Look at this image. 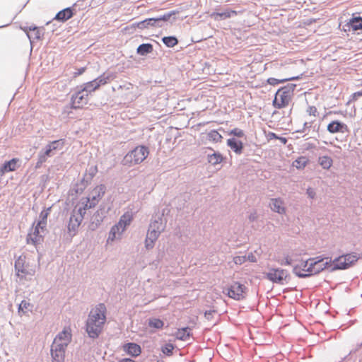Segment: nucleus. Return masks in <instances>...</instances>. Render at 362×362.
<instances>
[{
	"instance_id": "45",
	"label": "nucleus",
	"mask_w": 362,
	"mask_h": 362,
	"mask_svg": "<svg viewBox=\"0 0 362 362\" xmlns=\"http://www.w3.org/2000/svg\"><path fill=\"white\" fill-rule=\"evenodd\" d=\"M228 134L233 136L234 137L237 138H242L245 136L244 131L238 128H234L233 129H230V131L228 132Z\"/></svg>"
},
{
	"instance_id": "6",
	"label": "nucleus",
	"mask_w": 362,
	"mask_h": 362,
	"mask_svg": "<svg viewBox=\"0 0 362 362\" xmlns=\"http://www.w3.org/2000/svg\"><path fill=\"white\" fill-rule=\"evenodd\" d=\"M265 276L267 279L274 284L283 285L284 281L289 276V273L287 270L284 269L272 268L265 274Z\"/></svg>"
},
{
	"instance_id": "60",
	"label": "nucleus",
	"mask_w": 362,
	"mask_h": 362,
	"mask_svg": "<svg viewBox=\"0 0 362 362\" xmlns=\"http://www.w3.org/2000/svg\"><path fill=\"white\" fill-rule=\"evenodd\" d=\"M47 158L48 157L43 153L42 151H40L39 152V153H38V160L39 161L44 163L45 162H46Z\"/></svg>"
},
{
	"instance_id": "1",
	"label": "nucleus",
	"mask_w": 362,
	"mask_h": 362,
	"mask_svg": "<svg viewBox=\"0 0 362 362\" xmlns=\"http://www.w3.org/2000/svg\"><path fill=\"white\" fill-rule=\"evenodd\" d=\"M296 85L288 83L278 89L272 101L273 106L276 109L286 107L292 99Z\"/></svg>"
},
{
	"instance_id": "31",
	"label": "nucleus",
	"mask_w": 362,
	"mask_h": 362,
	"mask_svg": "<svg viewBox=\"0 0 362 362\" xmlns=\"http://www.w3.org/2000/svg\"><path fill=\"white\" fill-rule=\"evenodd\" d=\"M112 79V76L109 74L103 73L96 78L93 79V82L98 85L99 88L101 86L107 83Z\"/></svg>"
},
{
	"instance_id": "2",
	"label": "nucleus",
	"mask_w": 362,
	"mask_h": 362,
	"mask_svg": "<svg viewBox=\"0 0 362 362\" xmlns=\"http://www.w3.org/2000/svg\"><path fill=\"white\" fill-rule=\"evenodd\" d=\"M165 224L163 223L160 217L151 221L145 239V247L151 250L154 247L155 242L158 240L160 234L165 230Z\"/></svg>"
},
{
	"instance_id": "11",
	"label": "nucleus",
	"mask_w": 362,
	"mask_h": 362,
	"mask_svg": "<svg viewBox=\"0 0 362 362\" xmlns=\"http://www.w3.org/2000/svg\"><path fill=\"white\" fill-rule=\"evenodd\" d=\"M14 267L16 275L21 279L25 278L27 275L33 276L35 274L34 270L26 269L25 267V258H23L21 256L15 261Z\"/></svg>"
},
{
	"instance_id": "56",
	"label": "nucleus",
	"mask_w": 362,
	"mask_h": 362,
	"mask_svg": "<svg viewBox=\"0 0 362 362\" xmlns=\"http://www.w3.org/2000/svg\"><path fill=\"white\" fill-rule=\"evenodd\" d=\"M216 313V310H206L204 312V317L208 320H210L212 317H213V314Z\"/></svg>"
},
{
	"instance_id": "51",
	"label": "nucleus",
	"mask_w": 362,
	"mask_h": 362,
	"mask_svg": "<svg viewBox=\"0 0 362 362\" xmlns=\"http://www.w3.org/2000/svg\"><path fill=\"white\" fill-rule=\"evenodd\" d=\"M38 28L35 25H33V26H30V27H26L23 29V30L27 34V36L29 38L30 40V44H32V38H33V36H32V34H30L28 33V31H35L36 29H37Z\"/></svg>"
},
{
	"instance_id": "34",
	"label": "nucleus",
	"mask_w": 362,
	"mask_h": 362,
	"mask_svg": "<svg viewBox=\"0 0 362 362\" xmlns=\"http://www.w3.org/2000/svg\"><path fill=\"white\" fill-rule=\"evenodd\" d=\"M333 265L334 262L332 259H329V261H326L325 263L317 264V266H315L316 269L314 271V274L315 275L318 274L325 269H329L330 271V269Z\"/></svg>"
},
{
	"instance_id": "22",
	"label": "nucleus",
	"mask_w": 362,
	"mask_h": 362,
	"mask_svg": "<svg viewBox=\"0 0 362 362\" xmlns=\"http://www.w3.org/2000/svg\"><path fill=\"white\" fill-rule=\"evenodd\" d=\"M348 26L349 29H351L353 31L362 30V17L355 16L354 14L353 17L348 23Z\"/></svg>"
},
{
	"instance_id": "19",
	"label": "nucleus",
	"mask_w": 362,
	"mask_h": 362,
	"mask_svg": "<svg viewBox=\"0 0 362 362\" xmlns=\"http://www.w3.org/2000/svg\"><path fill=\"white\" fill-rule=\"evenodd\" d=\"M83 217L81 216H76L74 214H72L70 216L69 221L67 226L68 231L69 233L73 232V235H74L79 226L81 225Z\"/></svg>"
},
{
	"instance_id": "46",
	"label": "nucleus",
	"mask_w": 362,
	"mask_h": 362,
	"mask_svg": "<svg viewBox=\"0 0 362 362\" xmlns=\"http://www.w3.org/2000/svg\"><path fill=\"white\" fill-rule=\"evenodd\" d=\"M308 261L310 262L308 264V266L306 269V272H305V274H309L308 277H310V276L315 275L314 271L316 269V267H315V266H317V264H315V262H313V261H310V258L308 259Z\"/></svg>"
},
{
	"instance_id": "39",
	"label": "nucleus",
	"mask_w": 362,
	"mask_h": 362,
	"mask_svg": "<svg viewBox=\"0 0 362 362\" xmlns=\"http://www.w3.org/2000/svg\"><path fill=\"white\" fill-rule=\"evenodd\" d=\"M64 139H61L52 141L49 142L48 145L50 146V148L54 151L62 149L64 146Z\"/></svg>"
},
{
	"instance_id": "64",
	"label": "nucleus",
	"mask_w": 362,
	"mask_h": 362,
	"mask_svg": "<svg viewBox=\"0 0 362 362\" xmlns=\"http://www.w3.org/2000/svg\"><path fill=\"white\" fill-rule=\"evenodd\" d=\"M361 96H362V90L355 92L351 95V100H356L358 98Z\"/></svg>"
},
{
	"instance_id": "20",
	"label": "nucleus",
	"mask_w": 362,
	"mask_h": 362,
	"mask_svg": "<svg viewBox=\"0 0 362 362\" xmlns=\"http://www.w3.org/2000/svg\"><path fill=\"white\" fill-rule=\"evenodd\" d=\"M74 15L73 7H67L59 11L55 16V20L59 22H65Z\"/></svg>"
},
{
	"instance_id": "59",
	"label": "nucleus",
	"mask_w": 362,
	"mask_h": 362,
	"mask_svg": "<svg viewBox=\"0 0 362 362\" xmlns=\"http://www.w3.org/2000/svg\"><path fill=\"white\" fill-rule=\"evenodd\" d=\"M86 69V67H85V66L77 69L76 71H75L74 73V75H73L74 78H76L77 76L83 74L85 72Z\"/></svg>"
},
{
	"instance_id": "49",
	"label": "nucleus",
	"mask_w": 362,
	"mask_h": 362,
	"mask_svg": "<svg viewBox=\"0 0 362 362\" xmlns=\"http://www.w3.org/2000/svg\"><path fill=\"white\" fill-rule=\"evenodd\" d=\"M150 18H151V23L153 25V28H162L163 27L158 15L155 17Z\"/></svg>"
},
{
	"instance_id": "25",
	"label": "nucleus",
	"mask_w": 362,
	"mask_h": 362,
	"mask_svg": "<svg viewBox=\"0 0 362 362\" xmlns=\"http://www.w3.org/2000/svg\"><path fill=\"white\" fill-rule=\"evenodd\" d=\"M236 14L237 12L235 11L228 9L223 12H214L211 16L214 17L215 20H224Z\"/></svg>"
},
{
	"instance_id": "23",
	"label": "nucleus",
	"mask_w": 362,
	"mask_h": 362,
	"mask_svg": "<svg viewBox=\"0 0 362 362\" xmlns=\"http://www.w3.org/2000/svg\"><path fill=\"white\" fill-rule=\"evenodd\" d=\"M153 50V45L151 43H142L136 49V54L140 56H146Z\"/></svg>"
},
{
	"instance_id": "24",
	"label": "nucleus",
	"mask_w": 362,
	"mask_h": 362,
	"mask_svg": "<svg viewBox=\"0 0 362 362\" xmlns=\"http://www.w3.org/2000/svg\"><path fill=\"white\" fill-rule=\"evenodd\" d=\"M269 205L273 211L279 214H284L286 211L285 208L282 206V202L280 199H272Z\"/></svg>"
},
{
	"instance_id": "63",
	"label": "nucleus",
	"mask_w": 362,
	"mask_h": 362,
	"mask_svg": "<svg viewBox=\"0 0 362 362\" xmlns=\"http://www.w3.org/2000/svg\"><path fill=\"white\" fill-rule=\"evenodd\" d=\"M32 36L34 39H36V40L41 39V34H40V31L39 28H37L35 31H33Z\"/></svg>"
},
{
	"instance_id": "5",
	"label": "nucleus",
	"mask_w": 362,
	"mask_h": 362,
	"mask_svg": "<svg viewBox=\"0 0 362 362\" xmlns=\"http://www.w3.org/2000/svg\"><path fill=\"white\" fill-rule=\"evenodd\" d=\"M247 290L245 285L238 281H234L229 286L224 288L223 293L229 298L240 301L245 298Z\"/></svg>"
},
{
	"instance_id": "21",
	"label": "nucleus",
	"mask_w": 362,
	"mask_h": 362,
	"mask_svg": "<svg viewBox=\"0 0 362 362\" xmlns=\"http://www.w3.org/2000/svg\"><path fill=\"white\" fill-rule=\"evenodd\" d=\"M179 13L178 11H170L168 12L164 13L163 14L158 15L160 18V23L163 25V27L168 22H170L171 24L176 21L175 16Z\"/></svg>"
},
{
	"instance_id": "7",
	"label": "nucleus",
	"mask_w": 362,
	"mask_h": 362,
	"mask_svg": "<svg viewBox=\"0 0 362 362\" xmlns=\"http://www.w3.org/2000/svg\"><path fill=\"white\" fill-rule=\"evenodd\" d=\"M88 94L81 88L71 95L70 108L74 110L81 109L88 104Z\"/></svg>"
},
{
	"instance_id": "33",
	"label": "nucleus",
	"mask_w": 362,
	"mask_h": 362,
	"mask_svg": "<svg viewBox=\"0 0 362 362\" xmlns=\"http://www.w3.org/2000/svg\"><path fill=\"white\" fill-rule=\"evenodd\" d=\"M161 41L167 47L169 48L173 47L178 44V40L174 35L163 37Z\"/></svg>"
},
{
	"instance_id": "37",
	"label": "nucleus",
	"mask_w": 362,
	"mask_h": 362,
	"mask_svg": "<svg viewBox=\"0 0 362 362\" xmlns=\"http://www.w3.org/2000/svg\"><path fill=\"white\" fill-rule=\"evenodd\" d=\"M207 139L215 143L221 142L223 136L217 130L212 129L207 134Z\"/></svg>"
},
{
	"instance_id": "61",
	"label": "nucleus",
	"mask_w": 362,
	"mask_h": 362,
	"mask_svg": "<svg viewBox=\"0 0 362 362\" xmlns=\"http://www.w3.org/2000/svg\"><path fill=\"white\" fill-rule=\"evenodd\" d=\"M293 262V259L288 256L286 257L284 260L281 261V265H291Z\"/></svg>"
},
{
	"instance_id": "15",
	"label": "nucleus",
	"mask_w": 362,
	"mask_h": 362,
	"mask_svg": "<svg viewBox=\"0 0 362 362\" xmlns=\"http://www.w3.org/2000/svg\"><path fill=\"white\" fill-rule=\"evenodd\" d=\"M103 325H100L98 323L90 322L89 320H86V331L88 337L91 339H96L99 337L103 331Z\"/></svg>"
},
{
	"instance_id": "35",
	"label": "nucleus",
	"mask_w": 362,
	"mask_h": 362,
	"mask_svg": "<svg viewBox=\"0 0 362 362\" xmlns=\"http://www.w3.org/2000/svg\"><path fill=\"white\" fill-rule=\"evenodd\" d=\"M308 162L309 160L305 156H299L293 162V166L298 170H302L307 165Z\"/></svg>"
},
{
	"instance_id": "10",
	"label": "nucleus",
	"mask_w": 362,
	"mask_h": 362,
	"mask_svg": "<svg viewBox=\"0 0 362 362\" xmlns=\"http://www.w3.org/2000/svg\"><path fill=\"white\" fill-rule=\"evenodd\" d=\"M110 209V207H107L104 203H102L99 206L98 209L93 214L90 218V228L91 230H95L100 225Z\"/></svg>"
},
{
	"instance_id": "13",
	"label": "nucleus",
	"mask_w": 362,
	"mask_h": 362,
	"mask_svg": "<svg viewBox=\"0 0 362 362\" xmlns=\"http://www.w3.org/2000/svg\"><path fill=\"white\" fill-rule=\"evenodd\" d=\"M327 130L331 134H344L349 132L347 125L339 120H334L329 123L327 127Z\"/></svg>"
},
{
	"instance_id": "30",
	"label": "nucleus",
	"mask_w": 362,
	"mask_h": 362,
	"mask_svg": "<svg viewBox=\"0 0 362 362\" xmlns=\"http://www.w3.org/2000/svg\"><path fill=\"white\" fill-rule=\"evenodd\" d=\"M51 211V207H48L44 210H42L39 215V220L37 222L38 226H42V227L47 226V217Z\"/></svg>"
},
{
	"instance_id": "8",
	"label": "nucleus",
	"mask_w": 362,
	"mask_h": 362,
	"mask_svg": "<svg viewBox=\"0 0 362 362\" xmlns=\"http://www.w3.org/2000/svg\"><path fill=\"white\" fill-rule=\"evenodd\" d=\"M106 307L104 303H99L95 309L92 310L88 315V320L90 322L98 323L104 325L106 320Z\"/></svg>"
},
{
	"instance_id": "54",
	"label": "nucleus",
	"mask_w": 362,
	"mask_h": 362,
	"mask_svg": "<svg viewBox=\"0 0 362 362\" xmlns=\"http://www.w3.org/2000/svg\"><path fill=\"white\" fill-rule=\"evenodd\" d=\"M306 194L309 198L313 199L316 196V192L313 188L308 187L306 190Z\"/></svg>"
},
{
	"instance_id": "47",
	"label": "nucleus",
	"mask_w": 362,
	"mask_h": 362,
	"mask_svg": "<svg viewBox=\"0 0 362 362\" xmlns=\"http://www.w3.org/2000/svg\"><path fill=\"white\" fill-rule=\"evenodd\" d=\"M267 82L268 84L269 85H272V86H276V85H278L279 83H284L285 82H287V79H285V78H282V79H277V78H273V77H271V78H269L267 80Z\"/></svg>"
},
{
	"instance_id": "36",
	"label": "nucleus",
	"mask_w": 362,
	"mask_h": 362,
	"mask_svg": "<svg viewBox=\"0 0 362 362\" xmlns=\"http://www.w3.org/2000/svg\"><path fill=\"white\" fill-rule=\"evenodd\" d=\"M148 325L149 327L159 329L163 328L164 322L159 318L151 317L148 319Z\"/></svg>"
},
{
	"instance_id": "26",
	"label": "nucleus",
	"mask_w": 362,
	"mask_h": 362,
	"mask_svg": "<svg viewBox=\"0 0 362 362\" xmlns=\"http://www.w3.org/2000/svg\"><path fill=\"white\" fill-rule=\"evenodd\" d=\"M71 335L70 332L64 329L56 336L54 341H57V343H66V344L68 345L71 340Z\"/></svg>"
},
{
	"instance_id": "57",
	"label": "nucleus",
	"mask_w": 362,
	"mask_h": 362,
	"mask_svg": "<svg viewBox=\"0 0 362 362\" xmlns=\"http://www.w3.org/2000/svg\"><path fill=\"white\" fill-rule=\"evenodd\" d=\"M307 112L310 115H313V116L316 117L317 110V108L315 106H309L308 110H307Z\"/></svg>"
},
{
	"instance_id": "52",
	"label": "nucleus",
	"mask_w": 362,
	"mask_h": 362,
	"mask_svg": "<svg viewBox=\"0 0 362 362\" xmlns=\"http://www.w3.org/2000/svg\"><path fill=\"white\" fill-rule=\"evenodd\" d=\"M42 151L43 153L46 155L47 157H51L54 154V151L50 148V146H49L48 144L46 145L45 148Z\"/></svg>"
},
{
	"instance_id": "3",
	"label": "nucleus",
	"mask_w": 362,
	"mask_h": 362,
	"mask_svg": "<svg viewBox=\"0 0 362 362\" xmlns=\"http://www.w3.org/2000/svg\"><path fill=\"white\" fill-rule=\"evenodd\" d=\"M149 153L148 147L138 146L128 152L124 157L122 163L124 165L132 166L143 162Z\"/></svg>"
},
{
	"instance_id": "38",
	"label": "nucleus",
	"mask_w": 362,
	"mask_h": 362,
	"mask_svg": "<svg viewBox=\"0 0 362 362\" xmlns=\"http://www.w3.org/2000/svg\"><path fill=\"white\" fill-rule=\"evenodd\" d=\"M81 88L88 94L98 89V85L93 82V80L83 83Z\"/></svg>"
},
{
	"instance_id": "48",
	"label": "nucleus",
	"mask_w": 362,
	"mask_h": 362,
	"mask_svg": "<svg viewBox=\"0 0 362 362\" xmlns=\"http://www.w3.org/2000/svg\"><path fill=\"white\" fill-rule=\"evenodd\" d=\"M30 305V303L27 302L26 300H23L21 301V303L19 304L18 306V311L23 312V313H25V310L28 308V307Z\"/></svg>"
},
{
	"instance_id": "14",
	"label": "nucleus",
	"mask_w": 362,
	"mask_h": 362,
	"mask_svg": "<svg viewBox=\"0 0 362 362\" xmlns=\"http://www.w3.org/2000/svg\"><path fill=\"white\" fill-rule=\"evenodd\" d=\"M45 230H46L45 227H42V226H38L36 223L34 228L33 236H31L30 234L28 235L27 243H30L31 242L34 245H37V244L42 242L43 235L41 234V233H44Z\"/></svg>"
},
{
	"instance_id": "40",
	"label": "nucleus",
	"mask_w": 362,
	"mask_h": 362,
	"mask_svg": "<svg viewBox=\"0 0 362 362\" xmlns=\"http://www.w3.org/2000/svg\"><path fill=\"white\" fill-rule=\"evenodd\" d=\"M133 25H136L138 28L141 30L153 28V25L150 18H146Z\"/></svg>"
},
{
	"instance_id": "42",
	"label": "nucleus",
	"mask_w": 362,
	"mask_h": 362,
	"mask_svg": "<svg viewBox=\"0 0 362 362\" xmlns=\"http://www.w3.org/2000/svg\"><path fill=\"white\" fill-rule=\"evenodd\" d=\"M86 187L83 185V184H81L79 182L76 183L75 186L71 189V194H81L83 192Z\"/></svg>"
},
{
	"instance_id": "4",
	"label": "nucleus",
	"mask_w": 362,
	"mask_h": 362,
	"mask_svg": "<svg viewBox=\"0 0 362 362\" xmlns=\"http://www.w3.org/2000/svg\"><path fill=\"white\" fill-rule=\"evenodd\" d=\"M359 259L358 254L356 252L347 253L333 259L334 265L330 272L338 269H346L353 266Z\"/></svg>"
},
{
	"instance_id": "12",
	"label": "nucleus",
	"mask_w": 362,
	"mask_h": 362,
	"mask_svg": "<svg viewBox=\"0 0 362 362\" xmlns=\"http://www.w3.org/2000/svg\"><path fill=\"white\" fill-rule=\"evenodd\" d=\"M106 192V186L103 184L97 185L90 192L89 195L87 196L91 202L95 206L99 203L100 200L105 195Z\"/></svg>"
},
{
	"instance_id": "55",
	"label": "nucleus",
	"mask_w": 362,
	"mask_h": 362,
	"mask_svg": "<svg viewBox=\"0 0 362 362\" xmlns=\"http://www.w3.org/2000/svg\"><path fill=\"white\" fill-rule=\"evenodd\" d=\"M257 218H258V215L255 210H254L252 212H251L248 216V219H249L250 222H254V221H257Z\"/></svg>"
},
{
	"instance_id": "50",
	"label": "nucleus",
	"mask_w": 362,
	"mask_h": 362,
	"mask_svg": "<svg viewBox=\"0 0 362 362\" xmlns=\"http://www.w3.org/2000/svg\"><path fill=\"white\" fill-rule=\"evenodd\" d=\"M98 173V168L96 165L90 166L88 170H86V173H87L89 177L93 178L96 173Z\"/></svg>"
},
{
	"instance_id": "17",
	"label": "nucleus",
	"mask_w": 362,
	"mask_h": 362,
	"mask_svg": "<svg viewBox=\"0 0 362 362\" xmlns=\"http://www.w3.org/2000/svg\"><path fill=\"white\" fill-rule=\"evenodd\" d=\"M227 146L237 155H240L243 152L244 144L243 141L235 137L227 139Z\"/></svg>"
},
{
	"instance_id": "28",
	"label": "nucleus",
	"mask_w": 362,
	"mask_h": 362,
	"mask_svg": "<svg viewBox=\"0 0 362 362\" xmlns=\"http://www.w3.org/2000/svg\"><path fill=\"white\" fill-rule=\"evenodd\" d=\"M132 216L129 213L124 214L119 218V222L115 225V228L117 229V226L123 228L124 230L127 226L131 223Z\"/></svg>"
},
{
	"instance_id": "29",
	"label": "nucleus",
	"mask_w": 362,
	"mask_h": 362,
	"mask_svg": "<svg viewBox=\"0 0 362 362\" xmlns=\"http://www.w3.org/2000/svg\"><path fill=\"white\" fill-rule=\"evenodd\" d=\"M223 156L218 151H214L213 153L209 154L207 156L208 162L213 165H216L217 164L221 163L223 161Z\"/></svg>"
},
{
	"instance_id": "62",
	"label": "nucleus",
	"mask_w": 362,
	"mask_h": 362,
	"mask_svg": "<svg viewBox=\"0 0 362 362\" xmlns=\"http://www.w3.org/2000/svg\"><path fill=\"white\" fill-rule=\"evenodd\" d=\"M309 261L308 259L305 260V261H302L300 264H299V267H301L300 269L304 272H306V269L308 266V264H309Z\"/></svg>"
},
{
	"instance_id": "58",
	"label": "nucleus",
	"mask_w": 362,
	"mask_h": 362,
	"mask_svg": "<svg viewBox=\"0 0 362 362\" xmlns=\"http://www.w3.org/2000/svg\"><path fill=\"white\" fill-rule=\"evenodd\" d=\"M110 230H112V233H115V234H118V235H120L125 230L122 227L120 228L119 226H117V229L115 228V226H113Z\"/></svg>"
},
{
	"instance_id": "43",
	"label": "nucleus",
	"mask_w": 362,
	"mask_h": 362,
	"mask_svg": "<svg viewBox=\"0 0 362 362\" xmlns=\"http://www.w3.org/2000/svg\"><path fill=\"white\" fill-rule=\"evenodd\" d=\"M174 348L175 346L173 344L168 343L163 346L161 350L164 354L170 356L173 355Z\"/></svg>"
},
{
	"instance_id": "27",
	"label": "nucleus",
	"mask_w": 362,
	"mask_h": 362,
	"mask_svg": "<svg viewBox=\"0 0 362 362\" xmlns=\"http://www.w3.org/2000/svg\"><path fill=\"white\" fill-rule=\"evenodd\" d=\"M191 336V328L189 327H185L180 329H178L176 332V337L177 339L182 341H187L189 339Z\"/></svg>"
},
{
	"instance_id": "53",
	"label": "nucleus",
	"mask_w": 362,
	"mask_h": 362,
	"mask_svg": "<svg viewBox=\"0 0 362 362\" xmlns=\"http://www.w3.org/2000/svg\"><path fill=\"white\" fill-rule=\"evenodd\" d=\"M327 259H328V257H323L322 256H317L315 257L310 258V261H313V262H315V264H322V263H325L324 260Z\"/></svg>"
},
{
	"instance_id": "18",
	"label": "nucleus",
	"mask_w": 362,
	"mask_h": 362,
	"mask_svg": "<svg viewBox=\"0 0 362 362\" xmlns=\"http://www.w3.org/2000/svg\"><path fill=\"white\" fill-rule=\"evenodd\" d=\"M123 350L132 357H136L141 353V346L135 342H128L123 346Z\"/></svg>"
},
{
	"instance_id": "16",
	"label": "nucleus",
	"mask_w": 362,
	"mask_h": 362,
	"mask_svg": "<svg viewBox=\"0 0 362 362\" xmlns=\"http://www.w3.org/2000/svg\"><path fill=\"white\" fill-rule=\"evenodd\" d=\"M19 161L20 160L17 158L5 161L0 168V175L2 176L6 173L15 171L18 167Z\"/></svg>"
},
{
	"instance_id": "41",
	"label": "nucleus",
	"mask_w": 362,
	"mask_h": 362,
	"mask_svg": "<svg viewBox=\"0 0 362 362\" xmlns=\"http://www.w3.org/2000/svg\"><path fill=\"white\" fill-rule=\"evenodd\" d=\"M301 267H299V264H296L293 267V273L298 276V278L305 279L308 278L309 274H305V272H302L300 269Z\"/></svg>"
},
{
	"instance_id": "9",
	"label": "nucleus",
	"mask_w": 362,
	"mask_h": 362,
	"mask_svg": "<svg viewBox=\"0 0 362 362\" xmlns=\"http://www.w3.org/2000/svg\"><path fill=\"white\" fill-rule=\"evenodd\" d=\"M67 346L66 343L53 341L50 349L52 362H64Z\"/></svg>"
},
{
	"instance_id": "32",
	"label": "nucleus",
	"mask_w": 362,
	"mask_h": 362,
	"mask_svg": "<svg viewBox=\"0 0 362 362\" xmlns=\"http://www.w3.org/2000/svg\"><path fill=\"white\" fill-rule=\"evenodd\" d=\"M318 163L323 169L328 170L332 165L333 160L330 156H323L319 157Z\"/></svg>"
},
{
	"instance_id": "44",
	"label": "nucleus",
	"mask_w": 362,
	"mask_h": 362,
	"mask_svg": "<svg viewBox=\"0 0 362 362\" xmlns=\"http://www.w3.org/2000/svg\"><path fill=\"white\" fill-rule=\"evenodd\" d=\"M81 204L83 205L81 207L83 208L86 211L88 209H93L95 206V205L91 202V201H90V199L88 197L81 199Z\"/></svg>"
}]
</instances>
